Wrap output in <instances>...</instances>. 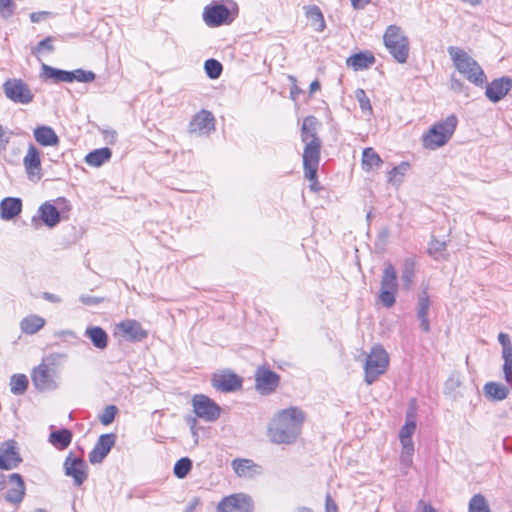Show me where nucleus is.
Listing matches in <instances>:
<instances>
[{"instance_id": "1", "label": "nucleus", "mask_w": 512, "mask_h": 512, "mask_svg": "<svg viewBox=\"0 0 512 512\" xmlns=\"http://www.w3.org/2000/svg\"><path fill=\"white\" fill-rule=\"evenodd\" d=\"M304 421L305 414L298 407L280 410L270 420L267 436L275 444H292L300 435Z\"/></svg>"}, {"instance_id": "2", "label": "nucleus", "mask_w": 512, "mask_h": 512, "mask_svg": "<svg viewBox=\"0 0 512 512\" xmlns=\"http://www.w3.org/2000/svg\"><path fill=\"white\" fill-rule=\"evenodd\" d=\"M67 360V354L53 352L43 357L41 363L31 373L34 386L40 391H53L60 385L58 368Z\"/></svg>"}, {"instance_id": "3", "label": "nucleus", "mask_w": 512, "mask_h": 512, "mask_svg": "<svg viewBox=\"0 0 512 512\" xmlns=\"http://www.w3.org/2000/svg\"><path fill=\"white\" fill-rule=\"evenodd\" d=\"M458 120L456 116L449 115L444 120L432 125L427 132L422 135V145L425 149L436 150L446 145L452 138Z\"/></svg>"}, {"instance_id": "4", "label": "nucleus", "mask_w": 512, "mask_h": 512, "mask_svg": "<svg viewBox=\"0 0 512 512\" xmlns=\"http://www.w3.org/2000/svg\"><path fill=\"white\" fill-rule=\"evenodd\" d=\"M448 53L456 69L468 81L476 86H482L486 81V76L480 65L464 50L457 47H449Z\"/></svg>"}, {"instance_id": "5", "label": "nucleus", "mask_w": 512, "mask_h": 512, "mask_svg": "<svg viewBox=\"0 0 512 512\" xmlns=\"http://www.w3.org/2000/svg\"><path fill=\"white\" fill-rule=\"evenodd\" d=\"M386 49L398 63H405L409 57V39L403 29L397 25H389L383 35Z\"/></svg>"}, {"instance_id": "6", "label": "nucleus", "mask_w": 512, "mask_h": 512, "mask_svg": "<svg viewBox=\"0 0 512 512\" xmlns=\"http://www.w3.org/2000/svg\"><path fill=\"white\" fill-rule=\"evenodd\" d=\"M398 288L399 284L396 269L390 262H387L382 272L380 293L378 296V300L384 307L391 308L395 304Z\"/></svg>"}, {"instance_id": "7", "label": "nucleus", "mask_w": 512, "mask_h": 512, "mask_svg": "<svg viewBox=\"0 0 512 512\" xmlns=\"http://www.w3.org/2000/svg\"><path fill=\"white\" fill-rule=\"evenodd\" d=\"M389 364L387 352L381 346H374L367 355L365 362V382L371 385L381 374H383Z\"/></svg>"}, {"instance_id": "8", "label": "nucleus", "mask_w": 512, "mask_h": 512, "mask_svg": "<svg viewBox=\"0 0 512 512\" xmlns=\"http://www.w3.org/2000/svg\"><path fill=\"white\" fill-rule=\"evenodd\" d=\"M5 96L14 103L29 104L34 99L29 86L21 79L10 78L3 84Z\"/></svg>"}, {"instance_id": "9", "label": "nucleus", "mask_w": 512, "mask_h": 512, "mask_svg": "<svg viewBox=\"0 0 512 512\" xmlns=\"http://www.w3.org/2000/svg\"><path fill=\"white\" fill-rule=\"evenodd\" d=\"M321 143L307 144L304 148L303 153V167L305 176L312 183L310 185L312 190H315V184L317 182V170L320 159Z\"/></svg>"}, {"instance_id": "10", "label": "nucleus", "mask_w": 512, "mask_h": 512, "mask_svg": "<svg viewBox=\"0 0 512 512\" xmlns=\"http://www.w3.org/2000/svg\"><path fill=\"white\" fill-rule=\"evenodd\" d=\"M192 405L194 413L205 421L213 422L220 416V407L206 395H195Z\"/></svg>"}, {"instance_id": "11", "label": "nucleus", "mask_w": 512, "mask_h": 512, "mask_svg": "<svg viewBox=\"0 0 512 512\" xmlns=\"http://www.w3.org/2000/svg\"><path fill=\"white\" fill-rule=\"evenodd\" d=\"M63 468L65 475L73 478L74 485L81 486L87 480L88 466L82 458L69 453L64 461Z\"/></svg>"}, {"instance_id": "12", "label": "nucleus", "mask_w": 512, "mask_h": 512, "mask_svg": "<svg viewBox=\"0 0 512 512\" xmlns=\"http://www.w3.org/2000/svg\"><path fill=\"white\" fill-rule=\"evenodd\" d=\"M251 498L245 494H233L225 497L217 506V512H252Z\"/></svg>"}, {"instance_id": "13", "label": "nucleus", "mask_w": 512, "mask_h": 512, "mask_svg": "<svg viewBox=\"0 0 512 512\" xmlns=\"http://www.w3.org/2000/svg\"><path fill=\"white\" fill-rule=\"evenodd\" d=\"M230 14V10L224 4L216 3L205 7L203 19L208 26L218 27L233 20Z\"/></svg>"}, {"instance_id": "14", "label": "nucleus", "mask_w": 512, "mask_h": 512, "mask_svg": "<svg viewBox=\"0 0 512 512\" xmlns=\"http://www.w3.org/2000/svg\"><path fill=\"white\" fill-rule=\"evenodd\" d=\"M21 461L14 440H7L0 445V469L11 470L16 468Z\"/></svg>"}, {"instance_id": "15", "label": "nucleus", "mask_w": 512, "mask_h": 512, "mask_svg": "<svg viewBox=\"0 0 512 512\" xmlns=\"http://www.w3.org/2000/svg\"><path fill=\"white\" fill-rule=\"evenodd\" d=\"M256 389L263 395L272 393L279 384V376L275 372L258 368L255 374Z\"/></svg>"}, {"instance_id": "16", "label": "nucleus", "mask_w": 512, "mask_h": 512, "mask_svg": "<svg viewBox=\"0 0 512 512\" xmlns=\"http://www.w3.org/2000/svg\"><path fill=\"white\" fill-rule=\"evenodd\" d=\"M23 165L30 180L34 181L41 178L40 152L33 144H30L28 147L27 153L23 158Z\"/></svg>"}, {"instance_id": "17", "label": "nucleus", "mask_w": 512, "mask_h": 512, "mask_svg": "<svg viewBox=\"0 0 512 512\" xmlns=\"http://www.w3.org/2000/svg\"><path fill=\"white\" fill-rule=\"evenodd\" d=\"M114 434H103L99 437L94 448L89 453V461L92 464L101 463L104 458L108 455L111 448L115 444Z\"/></svg>"}, {"instance_id": "18", "label": "nucleus", "mask_w": 512, "mask_h": 512, "mask_svg": "<svg viewBox=\"0 0 512 512\" xmlns=\"http://www.w3.org/2000/svg\"><path fill=\"white\" fill-rule=\"evenodd\" d=\"M214 116L207 110L197 113L189 124V131L197 135L208 134L214 130Z\"/></svg>"}, {"instance_id": "19", "label": "nucleus", "mask_w": 512, "mask_h": 512, "mask_svg": "<svg viewBox=\"0 0 512 512\" xmlns=\"http://www.w3.org/2000/svg\"><path fill=\"white\" fill-rule=\"evenodd\" d=\"M117 330L130 341H141L147 337V332L141 324L133 319L121 321L117 324Z\"/></svg>"}, {"instance_id": "20", "label": "nucleus", "mask_w": 512, "mask_h": 512, "mask_svg": "<svg viewBox=\"0 0 512 512\" xmlns=\"http://www.w3.org/2000/svg\"><path fill=\"white\" fill-rule=\"evenodd\" d=\"M212 383L217 390L223 392L235 391L240 389L242 386L241 379L231 372L215 374L212 378Z\"/></svg>"}, {"instance_id": "21", "label": "nucleus", "mask_w": 512, "mask_h": 512, "mask_svg": "<svg viewBox=\"0 0 512 512\" xmlns=\"http://www.w3.org/2000/svg\"><path fill=\"white\" fill-rule=\"evenodd\" d=\"M512 80L508 77H502L492 81L486 87V96L492 102H498L511 90Z\"/></svg>"}, {"instance_id": "22", "label": "nucleus", "mask_w": 512, "mask_h": 512, "mask_svg": "<svg viewBox=\"0 0 512 512\" xmlns=\"http://www.w3.org/2000/svg\"><path fill=\"white\" fill-rule=\"evenodd\" d=\"M11 488L7 491L5 499L14 504L20 503L25 495V484L20 474L13 473L9 475Z\"/></svg>"}, {"instance_id": "23", "label": "nucleus", "mask_w": 512, "mask_h": 512, "mask_svg": "<svg viewBox=\"0 0 512 512\" xmlns=\"http://www.w3.org/2000/svg\"><path fill=\"white\" fill-rule=\"evenodd\" d=\"M431 306L430 297L426 290L418 295L417 300V318L420 321V327L424 332L430 331V322L428 318L429 309Z\"/></svg>"}, {"instance_id": "24", "label": "nucleus", "mask_w": 512, "mask_h": 512, "mask_svg": "<svg viewBox=\"0 0 512 512\" xmlns=\"http://www.w3.org/2000/svg\"><path fill=\"white\" fill-rule=\"evenodd\" d=\"M34 138L41 146H58L60 139L55 131L46 125L37 126L33 131Z\"/></svg>"}, {"instance_id": "25", "label": "nucleus", "mask_w": 512, "mask_h": 512, "mask_svg": "<svg viewBox=\"0 0 512 512\" xmlns=\"http://www.w3.org/2000/svg\"><path fill=\"white\" fill-rule=\"evenodd\" d=\"M318 124L317 119L313 116H308L303 120L301 139L305 145L321 143L320 139L317 137Z\"/></svg>"}, {"instance_id": "26", "label": "nucleus", "mask_w": 512, "mask_h": 512, "mask_svg": "<svg viewBox=\"0 0 512 512\" xmlns=\"http://www.w3.org/2000/svg\"><path fill=\"white\" fill-rule=\"evenodd\" d=\"M22 209V202L19 198L7 197L0 203V214L3 220H11L16 217Z\"/></svg>"}, {"instance_id": "27", "label": "nucleus", "mask_w": 512, "mask_h": 512, "mask_svg": "<svg viewBox=\"0 0 512 512\" xmlns=\"http://www.w3.org/2000/svg\"><path fill=\"white\" fill-rule=\"evenodd\" d=\"M375 61L371 52H359L347 58L346 64L355 71H360L371 67Z\"/></svg>"}, {"instance_id": "28", "label": "nucleus", "mask_w": 512, "mask_h": 512, "mask_svg": "<svg viewBox=\"0 0 512 512\" xmlns=\"http://www.w3.org/2000/svg\"><path fill=\"white\" fill-rule=\"evenodd\" d=\"M85 336L91 340L92 344L97 349L104 350L108 346V335L101 327H87L85 330Z\"/></svg>"}, {"instance_id": "29", "label": "nucleus", "mask_w": 512, "mask_h": 512, "mask_svg": "<svg viewBox=\"0 0 512 512\" xmlns=\"http://www.w3.org/2000/svg\"><path fill=\"white\" fill-rule=\"evenodd\" d=\"M39 214L44 224L48 227H55L60 222L59 211L49 202H45L39 207Z\"/></svg>"}, {"instance_id": "30", "label": "nucleus", "mask_w": 512, "mask_h": 512, "mask_svg": "<svg viewBox=\"0 0 512 512\" xmlns=\"http://www.w3.org/2000/svg\"><path fill=\"white\" fill-rule=\"evenodd\" d=\"M484 393L486 397L493 401H502L509 395V389L507 386L497 382H488L484 385Z\"/></svg>"}, {"instance_id": "31", "label": "nucleus", "mask_w": 512, "mask_h": 512, "mask_svg": "<svg viewBox=\"0 0 512 512\" xmlns=\"http://www.w3.org/2000/svg\"><path fill=\"white\" fill-rule=\"evenodd\" d=\"M72 441V432L68 429H61L51 432L49 442L59 450L66 449Z\"/></svg>"}, {"instance_id": "32", "label": "nucleus", "mask_w": 512, "mask_h": 512, "mask_svg": "<svg viewBox=\"0 0 512 512\" xmlns=\"http://www.w3.org/2000/svg\"><path fill=\"white\" fill-rule=\"evenodd\" d=\"M383 161L379 154L371 147L365 148L362 152V168L369 172L373 168H379Z\"/></svg>"}, {"instance_id": "33", "label": "nucleus", "mask_w": 512, "mask_h": 512, "mask_svg": "<svg viewBox=\"0 0 512 512\" xmlns=\"http://www.w3.org/2000/svg\"><path fill=\"white\" fill-rule=\"evenodd\" d=\"M45 325V319L38 315H29L22 319L20 328L25 334H35Z\"/></svg>"}, {"instance_id": "34", "label": "nucleus", "mask_w": 512, "mask_h": 512, "mask_svg": "<svg viewBox=\"0 0 512 512\" xmlns=\"http://www.w3.org/2000/svg\"><path fill=\"white\" fill-rule=\"evenodd\" d=\"M112 156V152L109 148L104 147L96 149L86 155L85 161L88 165L93 167H99L107 162Z\"/></svg>"}, {"instance_id": "35", "label": "nucleus", "mask_w": 512, "mask_h": 512, "mask_svg": "<svg viewBox=\"0 0 512 512\" xmlns=\"http://www.w3.org/2000/svg\"><path fill=\"white\" fill-rule=\"evenodd\" d=\"M416 270V261L413 257L406 258L403 261L401 279L406 289H410L414 282Z\"/></svg>"}, {"instance_id": "36", "label": "nucleus", "mask_w": 512, "mask_h": 512, "mask_svg": "<svg viewBox=\"0 0 512 512\" xmlns=\"http://www.w3.org/2000/svg\"><path fill=\"white\" fill-rule=\"evenodd\" d=\"M232 467L240 477H252L257 471V465L248 459H236L232 462Z\"/></svg>"}, {"instance_id": "37", "label": "nucleus", "mask_w": 512, "mask_h": 512, "mask_svg": "<svg viewBox=\"0 0 512 512\" xmlns=\"http://www.w3.org/2000/svg\"><path fill=\"white\" fill-rule=\"evenodd\" d=\"M41 69L43 76L46 78L54 79L56 82H72L71 71L56 69L44 63Z\"/></svg>"}, {"instance_id": "38", "label": "nucleus", "mask_w": 512, "mask_h": 512, "mask_svg": "<svg viewBox=\"0 0 512 512\" xmlns=\"http://www.w3.org/2000/svg\"><path fill=\"white\" fill-rule=\"evenodd\" d=\"M306 16L316 31L322 32L325 29L326 25H325L324 16H323L321 10L319 9V7H317L315 5L308 6L306 8Z\"/></svg>"}, {"instance_id": "39", "label": "nucleus", "mask_w": 512, "mask_h": 512, "mask_svg": "<svg viewBox=\"0 0 512 512\" xmlns=\"http://www.w3.org/2000/svg\"><path fill=\"white\" fill-rule=\"evenodd\" d=\"M409 168V163L402 162L398 166L394 167L391 171L388 173V183L398 187L404 178L405 173L407 172Z\"/></svg>"}, {"instance_id": "40", "label": "nucleus", "mask_w": 512, "mask_h": 512, "mask_svg": "<svg viewBox=\"0 0 512 512\" xmlns=\"http://www.w3.org/2000/svg\"><path fill=\"white\" fill-rule=\"evenodd\" d=\"M468 512H490L488 502L482 494H475L470 499Z\"/></svg>"}, {"instance_id": "41", "label": "nucleus", "mask_w": 512, "mask_h": 512, "mask_svg": "<svg viewBox=\"0 0 512 512\" xmlns=\"http://www.w3.org/2000/svg\"><path fill=\"white\" fill-rule=\"evenodd\" d=\"M10 385L11 391L16 395H20L26 391L28 386V379L24 374L13 375Z\"/></svg>"}, {"instance_id": "42", "label": "nucleus", "mask_w": 512, "mask_h": 512, "mask_svg": "<svg viewBox=\"0 0 512 512\" xmlns=\"http://www.w3.org/2000/svg\"><path fill=\"white\" fill-rule=\"evenodd\" d=\"M192 468V461L188 457L179 459L174 465V474L177 478L183 479Z\"/></svg>"}, {"instance_id": "43", "label": "nucleus", "mask_w": 512, "mask_h": 512, "mask_svg": "<svg viewBox=\"0 0 512 512\" xmlns=\"http://www.w3.org/2000/svg\"><path fill=\"white\" fill-rule=\"evenodd\" d=\"M204 69L207 76L211 79H217L222 73V65L215 59H208L205 61Z\"/></svg>"}, {"instance_id": "44", "label": "nucleus", "mask_w": 512, "mask_h": 512, "mask_svg": "<svg viewBox=\"0 0 512 512\" xmlns=\"http://www.w3.org/2000/svg\"><path fill=\"white\" fill-rule=\"evenodd\" d=\"M355 98L359 103V107H360L361 111L371 115L372 114V106H371L370 99L366 95V92L363 89L358 88L355 91Z\"/></svg>"}, {"instance_id": "45", "label": "nucleus", "mask_w": 512, "mask_h": 512, "mask_svg": "<svg viewBox=\"0 0 512 512\" xmlns=\"http://www.w3.org/2000/svg\"><path fill=\"white\" fill-rule=\"evenodd\" d=\"M504 379L512 387V351L502 352Z\"/></svg>"}, {"instance_id": "46", "label": "nucleus", "mask_w": 512, "mask_h": 512, "mask_svg": "<svg viewBox=\"0 0 512 512\" xmlns=\"http://www.w3.org/2000/svg\"><path fill=\"white\" fill-rule=\"evenodd\" d=\"M445 250L446 242L444 241L433 239L429 243L428 252L434 259L441 258L444 255Z\"/></svg>"}, {"instance_id": "47", "label": "nucleus", "mask_w": 512, "mask_h": 512, "mask_svg": "<svg viewBox=\"0 0 512 512\" xmlns=\"http://www.w3.org/2000/svg\"><path fill=\"white\" fill-rule=\"evenodd\" d=\"M71 74H72V81L73 80H76L78 82H83V83H89V82H92L95 80V73L92 72V71H85V70H82V69H76L74 71H71Z\"/></svg>"}, {"instance_id": "48", "label": "nucleus", "mask_w": 512, "mask_h": 512, "mask_svg": "<svg viewBox=\"0 0 512 512\" xmlns=\"http://www.w3.org/2000/svg\"><path fill=\"white\" fill-rule=\"evenodd\" d=\"M54 49L53 38L49 36L40 41L36 47L32 48V54L38 56L44 51L53 52Z\"/></svg>"}, {"instance_id": "49", "label": "nucleus", "mask_w": 512, "mask_h": 512, "mask_svg": "<svg viewBox=\"0 0 512 512\" xmlns=\"http://www.w3.org/2000/svg\"><path fill=\"white\" fill-rule=\"evenodd\" d=\"M117 413V407L114 405L107 406L99 415V420L103 425H109L113 422Z\"/></svg>"}, {"instance_id": "50", "label": "nucleus", "mask_w": 512, "mask_h": 512, "mask_svg": "<svg viewBox=\"0 0 512 512\" xmlns=\"http://www.w3.org/2000/svg\"><path fill=\"white\" fill-rule=\"evenodd\" d=\"M415 430H416L415 423H405V425L400 429V432H399L400 442L413 441L412 435L415 432Z\"/></svg>"}, {"instance_id": "51", "label": "nucleus", "mask_w": 512, "mask_h": 512, "mask_svg": "<svg viewBox=\"0 0 512 512\" xmlns=\"http://www.w3.org/2000/svg\"><path fill=\"white\" fill-rule=\"evenodd\" d=\"M15 4L13 0H0V14L4 18H9L14 13Z\"/></svg>"}, {"instance_id": "52", "label": "nucleus", "mask_w": 512, "mask_h": 512, "mask_svg": "<svg viewBox=\"0 0 512 512\" xmlns=\"http://www.w3.org/2000/svg\"><path fill=\"white\" fill-rule=\"evenodd\" d=\"M12 132H8L4 129V127L0 124V153L6 150L7 145L10 141Z\"/></svg>"}, {"instance_id": "53", "label": "nucleus", "mask_w": 512, "mask_h": 512, "mask_svg": "<svg viewBox=\"0 0 512 512\" xmlns=\"http://www.w3.org/2000/svg\"><path fill=\"white\" fill-rule=\"evenodd\" d=\"M498 341L502 346V352L512 351V344H511L508 334L501 332L498 335Z\"/></svg>"}, {"instance_id": "54", "label": "nucleus", "mask_w": 512, "mask_h": 512, "mask_svg": "<svg viewBox=\"0 0 512 512\" xmlns=\"http://www.w3.org/2000/svg\"><path fill=\"white\" fill-rule=\"evenodd\" d=\"M325 512H338V506L332 499L330 494L326 495L325 499Z\"/></svg>"}, {"instance_id": "55", "label": "nucleus", "mask_w": 512, "mask_h": 512, "mask_svg": "<svg viewBox=\"0 0 512 512\" xmlns=\"http://www.w3.org/2000/svg\"><path fill=\"white\" fill-rule=\"evenodd\" d=\"M401 445H402L401 454L407 455V456H413V454H414V443H413V441L401 442Z\"/></svg>"}, {"instance_id": "56", "label": "nucleus", "mask_w": 512, "mask_h": 512, "mask_svg": "<svg viewBox=\"0 0 512 512\" xmlns=\"http://www.w3.org/2000/svg\"><path fill=\"white\" fill-rule=\"evenodd\" d=\"M51 13L48 11L33 12L30 14V20L33 23H38L48 17Z\"/></svg>"}, {"instance_id": "57", "label": "nucleus", "mask_w": 512, "mask_h": 512, "mask_svg": "<svg viewBox=\"0 0 512 512\" xmlns=\"http://www.w3.org/2000/svg\"><path fill=\"white\" fill-rule=\"evenodd\" d=\"M412 457L413 456H407V455H403V454L400 455L401 468L405 474L407 473V470L412 465Z\"/></svg>"}, {"instance_id": "58", "label": "nucleus", "mask_w": 512, "mask_h": 512, "mask_svg": "<svg viewBox=\"0 0 512 512\" xmlns=\"http://www.w3.org/2000/svg\"><path fill=\"white\" fill-rule=\"evenodd\" d=\"M405 423H415L416 424V412H415V407H414V401L410 404L409 409L406 412Z\"/></svg>"}, {"instance_id": "59", "label": "nucleus", "mask_w": 512, "mask_h": 512, "mask_svg": "<svg viewBox=\"0 0 512 512\" xmlns=\"http://www.w3.org/2000/svg\"><path fill=\"white\" fill-rule=\"evenodd\" d=\"M80 301L86 305H93V304L100 303V299L92 297V296H85V295L80 297Z\"/></svg>"}, {"instance_id": "60", "label": "nucleus", "mask_w": 512, "mask_h": 512, "mask_svg": "<svg viewBox=\"0 0 512 512\" xmlns=\"http://www.w3.org/2000/svg\"><path fill=\"white\" fill-rule=\"evenodd\" d=\"M370 2L371 0H351L353 8L356 10L363 9Z\"/></svg>"}, {"instance_id": "61", "label": "nucleus", "mask_w": 512, "mask_h": 512, "mask_svg": "<svg viewBox=\"0 0 512 512\" xmlns=\"http://www.w3.org/2000/svg\"><path fill=\"white\" fill-rule=\"evenodd\" d=\"M43 297L49 301V302H52V303H59L61 302V298L55 294H52V293H44Z\"/></svg>"}, {"instance_id": "62", "label": "nucleus", "mask_w": 512, "mask_h": 512, "mask_svg": "<svg viewBox=\"0 0 512 512\" xmlns=\"http://www.w3.org/2000/svg\"><path fill=\"white\" fill-rule=\"evenodd\" d=\"M309 89H310V93H311V94H312V93H314V92H316L317 90H319V89H320V83H319L317 80L313 81V82L310 84Z\"/></svg>"}, {"instance_id": "63", "label": "nucleus", "mask_w": 512, "mask_h": 512, "mask_svg": "<svg viewBox=\"0 0 512 512\" xmlns=\"http://www.w3.org/2000/svg\"><path fill=\"white\" fill-rule=\"evenodd\" d=\"M423 512H436L430 504H424Z\"/></svg>"}, {"instance_id": "64", "label": "nucleus", "mask_w": 512, "mask_h": 512, "mask_svg": "<svg viewBox=\"0 0 512 512\" xmlns=\"http://www.w3.org/2000/svg\"><path fill=\"white\" fill-rule=\"evenodd\" d=\"M295 512H313V511L307 507H299L295 510Z\"/></svg>"}]
</instances>
